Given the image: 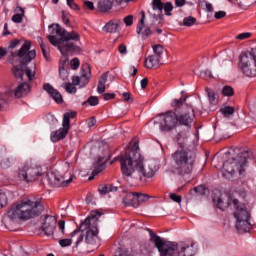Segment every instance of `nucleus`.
Returning a JSON list of instances; mask_svg holds the SVG:
<instances>
[{"mask_svg": "<svg viewBox=\"0 0 256 256\" xmlns=\"http://www.w3.org/2000/svg\"><path fill=\"white\" fill-rule=\"evenodd\" d=\"M120 165L125 177H132L133 173L137 171L140 179H143V177L153 179V176L159 171V166H156L155 162L143 164V156L139 152V140L137 138L131 140L130 148L120 156Z\"/></svg>", "mask_w": 256, "mask_h": 256, "instance_id": "f257e3e1", "label": "nucleus"}, {"mask_svg": "<svg viewBox=\"0 0 256 256\" xmlns=\"http://www.w3.org/2000/svg\"><path fill=\"white\" fill-rule=\"evenodd\" d=\"M103 213L99 211H91L90 215L81 223L79 229L74 230L70 237H77L75 247H79L85 239L86 249L88 253H93L101 247L99 239V217Z\"/></svg>", "mask_w": 256, "mask_h": 256, "instance_id": "f03ea898", "label": "nucleus"}, {"mask_svg": "<svg viewBox=\"0 0 256 256\" xmlns=\"http://www.w3.org/2000/svg\"><path fill=\"white\" fill-rule=\"evenodd\" d=\"M43 203L41 201L32 200H22L18 202L8 210L7 217L11 221H17L20 219L22 221H28V219H33L34 217H39L44 211Z\"/></svg>", "mask_w": 256, "mask_h": 256, "instance_id": "7ed1b4c3", "label": "nucleus"}, {"mask_svg": "<svg viewBox=\"0 0 256 256\" xmlns=\"http://www.w3.org/2000/svg\"><path fill=\"white\" fill-rule=\"evenodd\" d=\"M150 240L155 244L160 256H193V244L191 246L185 243L164 242L157 234L150 232Z\"/></svg>", "mask_w": 256, "mask_h": 256, "instance_id": "20e7f679", "label": "nucleus"}, {"mask_svg": "<svg viewBox=\"0 0 256 256\" xmlns=\"http://www.w3.org/2000/svg\"><path fill=\"white\" fill-rule=\"evenodd\" d=\"M197 156L191 151L179 149L172 154L174 169L178 175H191Z\"/></svg>", "mask_w": 256, "mask_h": 256, "instance_id": "39448f33", "label": "nucleus"}, {"mask_svg": "<svg viewBox=\"0 0 256 256\" xmlns=\"http://www.w3.org/2000/svg\"><path fill=\"white\" fill-rule=\"evenodd\" d=\"M19 45H21V40L19 39H13L10 41V44L7 48L8 53H10L8 56V61L13 64L15 63L13 59L18 57L21 59V65H27V63H31V61L37 57V52L35 50L29 51V49H31V42L26 41L18 51H13V49H17Z\"/></svg>", "mask_w": 256, "mask_h": 256, "instance_id": "423d86ee", "label": "nucleus"}, {"mask_svg": "<svg viewBox=\"0 0 256 256\" xmlns=\"http://www.w3.org/2000/svg\"><path fill=\"white\" fill-rule=\"evenodd\" d=\"M185 101H187V98L181 97L180 99H174L172 101V107H176L175 113H179V109H182V113L177 115L178 125H184V127L191 129V123H193V119H195V111L193 108L188 107Z\"/></svg>", "mask_w": 256, "mask_h": 256, "instance_id": "0eeeda50", "label": "nucleus"}, {"mask_svg": "<svg viewBox=\"0 0 256 256\" xmlns=\"http://www.w3.org/2000/svg\"><path fill=\"white\" fill-rule=\"evenodd\" d=\"M233 205L235 207L234 217L236 219V229L242 231L243 233H249L253 229V224H251V213L243 207H239V200L234 199Z\"/></svg>", "mask_w": 256, "mask_h": 256, "instance_id": "6e6552de", "label": "nucleus"}, {"mask_svg": "<svg viewBox=\"0 0 256 256\" xmlns=\"http://www.w3.org/2000/svg\"><path fill=\"white\" fill-rule=\"evenodd\" d=\"M238 67L246 77H256V47L239 56Z\"/></svg>", "mask_w": 256, "mask_h": 256, "instance_id": "1a4fd4ad", "label": "nucleus"}, {"mask_svg": "<svg viewBox=\"0 0 256 256\" xmlns=\"http://www.w3.org/2000/svg\"><path fill=\"white\" fill-rule=\"evenodd\" d=\"M248 157V151L240 152L236 158H231L224 162L223 168L227 173H230V175H233L236 171H238L239 175H243V173H245L244 167L247 165Z\"/></svg>", "mask_w": 256, "mask_h": 256, "instance_id": "9d476101", "label": "nucleus"}, {"mask_svg": "<svg viewBox=\"0 0 256 256\" xmlns=\"http://www.w3.org/2000/svg\"><path fill=\"white\" fill-rule=\"evenodd\" d=\"M177 112L168 111L158 115L159 129L162 133H171L178 125Z\"/></svg>", "mask_w": 256, "mask_h": 256, "instance_id": "9b49d317", "label": "nucleus"}, {"mask_svg": "<svg viewBox=\"0 0 256 256\" xmlns=\"http://www.w3.org/2000/svg\"><path fill=\"white\" fill-rule=\"evenodd\" d=\"M41 177V168L25 165L16 171V179L23 183H33Z\"/></svg>", "mask_w": 256, "mask_h": 256, "instance_id": "f8f14e48", "label": "nucleus"}, {"mask_svg": "<svg viewBox=\"0 0 256 256\" xmlns=\"http://www.w3.org/2000/svg\"><path fill=\"white\" fill-rule=\"evenodd\" d=\"M29 84L24 82L17 86L15 90H9L4 93V97L9 101L13 99V97H16V99H21V97H27L29 95Z\"/></svg>", "mask_w": 256, "mask_h": 256, "instance_id": "ddd939ff", "label": "nucleus"}, {"mask_svg": "<svg viewBox=\"0 0 256 256\" xmlns=\"http://www.w3.org/2000/svg\"><path fill=\"white\" fill-rule=\"evenodd\" d=\"M46 177L48 179V183L53 185V187H67V185L73 181V176H70L69 179H65V176H61L57 172H50Z\"/></svg>", "mask_w": 256, "mask_h": 256, "instance_id": "4468645a", "label": "nucleus"}, {"mask_svg": "<svg viewBox=\"0 0 256 256\" xmlns=\"http://www.w3.org/2000/svg\"><path fill=\"white\" fill-rule=\"evenodd\" d=\"M141 15L142 18L139 20L137 24L136 33L138 35H142L143 39H148L149 37H151V35H153V24H151L150 26L145 25V12L142 11Z\"/></svg>", "mask_w": 256, "mask_h": 256, "instance_id": "2eb2a0df", "label": "nucleus"}, {"mask_svg": "<svg viewBox=\"0 0 256 256\" xmlns=\"http://www.w3.org/2000/svg\"><path fill=\"white\" fill-rule=\"evenodd\" d=\"M41 229L44 235L51 237V235L55 233V229H57V219H55L53 216L45 215Z\"/></svg>", "mask_w": 256, "mask_h": 256, "instance_id": "dca6fc26", "label": "nucleus"}, {"mask_svg": "<svg viewBox=\"0 0 256 256\" xmlns=\"http://www.w3.org/2000/svg\"><path fill=\"white\" fill-rule=\"evenodd\" d=\"M69 129H71L69 126H62V128L52 132L50 135L51 141L53 143H57L58 141L65 139V137H67V134L69 133Z\"/></svg>", "mask_w": 256, "mask_h": 256, "instance_id": "f3484780", "label": "nucleus"}, {"mask_svg": "<svg viewBox=\"0 0 256 256\" xmlns=\"http://www.w3.org/2000/svg\"><path fill=\"white\" fill-rule=\"evenodd\" d=\"M43 89L44 91H46V93H48V95L52 97V99L55 100L56 103H58V105H60V103H63V96L61 95V93H59V91H57V89L53 88L51 84H44Z\"/></svg>", "mask_w": 256, "mask_h": 256, "instance_id": "a211bd4d", "label": "nucleus"}, {"mask_svg": "<svg viewBox=\"0 0 256 256\" xmlns=\"http://www.w3.org/2000/svg\"><path fill=\"white\" fill-rule=\"evenodd\" d=\"M59 51L62 55H67L68 53H79L81 51V47L75 45V43L63 42L62 46H59Z\"/></svg>", "mask_w": 256, "mask_h": 256, "instance_id": "6ab92c4d", "label": "nucleus"}, {"mask_svg": "<svg viewBox=\"0 0 256 256\" xmlns=\"http://www.w3.org/2000/svg\"><path fill=\"white\" fill-rule=\"evenodd\" d=\"M91 80V66L89 64H83L81 67L80 84L85 87Z\"/></svg>", "mask_w": 256, "mask_h": 256, "instance_id": "aec40b11", "label": "nucleus"}, {"mask_svg": "<svg viewBox=\"0 0 256 256\" xmlns=\"http://www.w3.org/2000/svg\"><path fill=\"white\" fill-rule=\"evenodd\" d=\"M213 202L215 203L216 207H218V209L225 211L231 206V197H227L226 201L223 196L213 197Z\"/></svg>", "mask_w": 256, "mask_h": 256, "instance_id": "412c9836", "label": "nucleus"}, {"mask_svg": "<svg viewBox=\"0 0 256 256\" xmlns=\"http://www.w3.org/2000/svg\"><path fill=\"white\" fill-rule=\"evenodd\" d=\"M121 25L122 22L120 19H113L106 23V25L103 28V31H105L106 33H117V29H119Z\"/></svg>", "mask_w": 256, "mask_h": 256, "instance_id": "4be33fe9", "label": "nucleus"}, {"mask_svg": "<svg viewBox=\"0 0 256 256\" xmlns=\"http://www.w3.org/2000/svg\"><path fill=\"white\" fill-rule=\"evenodd\" d=\"M108 159H104L103 157H99L96 164H94V170L92 172L93 176L89 177V181L95 177V175H99L105 169V163H107Z\"/></svg>", "mask_w": 256, "mask_h": 256, "instance_id": "5701e85b", "label": "nucleus"}, {"mask_svg": "<svg viewBox=\"0 0 256 256\" xmlns=\"http://www.w3.org/2000/svg\"><path fill=\"white\" fill-rule=\"evenodd\" d=\"M161 59L159 56L150 55L145 59V67L147 69H153V67H159Z\"/></svg>", "mask_w": 256, "mask_h": 256, "instance_id": "b1692460", "label": "nucleus"}, {"mask_svg": "<svg viewBox=\"0 0 256 256\" xmlns=\"http://www.w3.org/2000/svg\"><path fill=\"white\" fill-rule=\"evenodd\" d=\"M51 35H59L63 39L67 35V30L63 29L59 24H51L49 26Z\"/></svg>", "mask_w": 256, "mask_h": 256, "instance_id": "393cba45", "label": "nucleus"}, {"mask_svg": "<svg viewBox=\"0 0 256 256\" xmlns=\"http://www.w3.org/2000/svg\"><path fill=\"white\" fill-rule=\"evenodd\" d=\"M99 193L101 195H107V193H117L119 188L117 186H113L112 184H102L98 187Z\"/></svg>", "mask_w": 256, "mask_h": 256, "instance_id": "a878e982", "label": "nucleus"}, {"mask_svg": "<svg viewBox=\"0 0 256 256\" xmlns=\"http://www.w3.org/2000/svg\"><path fill=\"white\" fill-rule=\"evenodd\" d=\"M113 9V1L111 0H101L98 2V11L100 13H107Z\"/></svg>", "mask_w": 256, "mask_h": 256, "instance_id": "bb28decb", "label": "nucleus"}, {"mask_svg": "<svg viewBox=\"0 0 256 256\" xmlns=\"http://www.w3.org/2000/svg\"><path fill=\"white\" fill-rule=\"evenodd\" d=\"M61 41H63V43H69V41H81V35L72 30L71 32H66V36L61 38Z\"/></svg>", "mask_w": 256, "mask_h": 256, "instance_id": "cd10ccee", "label": "nucleus"}, {"mask_svg": "<svg viewBox=\"0 0 256 256\" xmlns=\"http://www.w3.org/2000/svg\"><path fill=\"white\" fill-rule=\"evenodd\" d=\"M15 11L16 14L12 16L13 23H22L23 17H25V9H23V7L17 6Z\"/></svg>", "mask_w": 256, "mask_h": 256, "instance_id": "c85d7f7f", "label": "nucleus"}, {"mask_svg": "<svg viewBox=\"0 0 256 256\" xmlns=\"http://www.w3.org/2000/svg\"><path fill=\"white\" fill-rule=\"evenodd\" d=\"M39 43H40V48H41L42 55H43L44 59H46V61H50L51 50L49 49V44H45V42H43L42 38L39 39Z\"/></svg>", "mask_w": 256, "mask_h": 256, "instance_id": "c756f323", "label": "nucleus"}, {"mask_svg": "<svg viewBox=\"0 0 256 256\" xmlns=\"http://www.w3.org/2000/svg\"><path fill=\"white\" fill-rule=\"evenodd\" d=\"M109 77L108 72L101 75L98 86H97V92L102 95V93H105V83H107V78Z\"/></svg>", "mask_w": 256, "mask_h": 256, "instance_id": "7c9ffc66", "label": "nucleus"}, {"mask_svg": "<svg viewBox=\"0 0 256 256\" xmlns=\"http://www.w3.org/2000/svg\"><path fill=\"white\" fill-rule=\"evenodd\" d=\"M75 117H77V112H66L63 116L62 127L71 128V119H75Z\"/></svg>", "mask_w": 256, "mask_h": 256, "instance_id": "2f4dec72", "label": "nucleus"}, {"mask_svg": "<svg viewBox=\"0 0 256 256\" xmlns=\"http://www.w3.org/2000/svg\"><path fill=\"white\" fill-rule=\"evenodd\" d=\"M205 91L208 95L211 105H217L219 101V95H217V93H215L213 90H211V88L208 87L205 88Z\"/></svg>", "mask_w": 256, "mask_h": 256, "instance_id": "473e14b6", "label": "nucleus"}, {"mask_svg": "<svg viewBox=\"0 0 256 256\" xmlns=\"http://www.w3.org/2000/svg\"><path fill=\"white\" fill-rule=\"evenodd\" d=\"M12 73L16 79H21L23 81V75H25V70L23 69V65H16L12 68Z\"/></svg>", "mask_w": 256, "mask_h": 256, "instance_id": "72a5a7b5", "label": "nucleus"}, {"mask_svg": "<svg viewBox=\"0 0 256 256\" xmlns=\"http://www.w3.org/2000/svg\"><path fill=\"white\" fill-rule=\"evenodd\" d=\"M47 39L49 41V43H51V45H53L54 47H63V40L60 39H57L56 36H53V35H48L47 36Z\"/></svg>", "mask_w": 256, "mask_h": 256, "instance_id": "f704fd0d", "label": "nucleus"}, {"mask_svg": "<svg viewBox=\"0 0 256 256\" xmlns=\"http://www.w3.org/2000/svg\"><path fill=\"white\" fill-rule=\"evenodd\" d=\"M82 105H90L91 107H95L99 105V98H97V96H90L86 101L82 103Z\"/></svg>", "mask_w": 256, "mask_h": 256, "instance_id": "c9c22d12", "label": "nucleus"}, {"mask_svg": "<svg viewBox=\"0 0 256 256\" xmlns=\"http://www.w3.org/2000/svg\"><path fill=\"white\" fill-rule=\"evenodd\" d=\"M163 3L161 0H153L152 9L153 11H159V13H163Z\"/></svg>", "mask_w": 256, "mask_h": 256, "instance_id": "e433bc0d", "label": "nucleus"}, {"mask_svg": "<svg viewBox=\"0 0 256 256\" xmlns=\"http://www.w3.org/2000/svg\"><path fill=\"white\" fill-rule=\"evenodd\" d=\"M196 23H197V18L193 16L186 17L183 20V25L185 27H193V25H195Z\"/></svg>", "mask_w": 256, "mask_h": 256, "instance_id": "4c0bfd02", "label": "nucleus"}, {"mask_svg": "<svg viewBox=\"0 0 256 256\" xmlns=\"http://www.w3.org/2000/svg\"><path fill=\"white\" fill-rule=\"evenodd\" d=\"M162 9L164 10V13L167 17H171V11H173V3H164Z\"/></svg>", "mask_w": 256, "mask_h": 256, "instance_id": "58836bf2", "label": "nucleus"}, {"mask_svg": "<svg viewBox=\"0 0 256 256\" xmlns=\"http://www.w3.org/2000/svg\"><path fill=\"white\" fill-rule=\"evenodd\" d=\"M207 192V188L203 185H199L193 188V190H191V194L193 195V193H196L197 195H205V193Z\"/></svg>", "mask_w": 256, "mask_h": 256, "instance_id": "ea45409f", "label": "nucleus"}, {"mask_svg": "<svg viewBox=\"0 0 256 256\" xmlns=\"http://www.w3.org/2000/svg\"><path fill=\"white\" fill-rule=\"evenodd\" d=\"M220 111H221L222 115H224V117H229V116L233 115V113H235V108H233L231 106H225Z\"/></svg>", "mask_w": 256, "mask_h": 256, "instance_id": "a19ab883", "label": "nucleus"}, {"mask_svg": "<svg viewBox=\"0 0 256 256\" xmlns=\"http://www.w3.org/2000/svg\"><path fill=\"white\" fill-rule=\"evenodd\" d=\"M134 198V192H129L126 194V196L123 198L124 205L131 206L133 203Z\"/></svg>", "mask_w": 256, "mask_h": 256, "instance_id": "79ce46f5", "label": "nucleus"}, {"mask_svg": "<svg viewBox=\"0 0 256 256\" xmlns=\"http://www.w3.org/2000/svg\"><path fill=\"white\" fill-rule=\"evenodd\" d=\"M234 94H235V92L233 91V87H231V86L223 87L222 95H224V97H233Z\"/></svg>", "mask_w": 256, "mask_h": 256, "instance_id": "37998d69", "label": "nucleus"}, {"mask_svg": "<svg viewBox=\"0 0 256 256\" xmlns=\"http://www.w3.org/2000/svg\"><path fill=\"white\" fill-rule=\"evenodd\" d=\"M8 201L7 194L3 190H0V208L7 207Z\"/></svg>", "mask_w": 256, "mask_h": 256, "instance_id": "c03bdc74", "label": "nucleus"}, {"mask_svg": "<svg viewBox=\"0 0 256 256\" xmlns=\"http://www.w3.org/2000/svg\"><path fill=\"white\" fill-rule=\"evenodd\" d=\"M154 51V57H158V59H161V55H163V46L162 45H154L153 46Z\"/></svg>", "mask_w": 256, "mask_h": 256, "instance_id": "a18cd8bd", "label": "nucleus"}, {"mask_svg": "<svg viewBox=\"0 0 256 256\" xmlns=\"http://www.w3.org/2000/svg\"><path fill=\"white\" fill-rule=\"evenodd\" d=\"M12 163H13V159L4 158L1 160L0 165H1L2 169H9V167H11Z\"/></svg>", "mask_w": 256, "mask_h": 256, "instance_id": "49530a36", "label": "nucleus"}, {"mask_svg": "<svg viewBox=\"0 0 256 256\" xmlns=\"http://www.w3.org/2000/svg\"><path fill=\"white\" fill-rule=\"evenodd\" d=\"M72 244H73V240L69 238L59 240V245L60 247H63V248L71 247Z\"/></svg>", "mask_w": 256, "mask_h": 256, "instance_id": "de8ad7c7", "label": "nucleus"}, {"mask_svg": "<svg viewBox=\"0 0 256 256\" xmlns=\"http://www.w3.org/2000/svg\"><path fill=\"white\" fill-rule=\"evenodd\" d=\"M150 198L151 197L149 195L138 192V202L140 205H142V203H146V201Z\"/></svg>", "mask_w": 256, "mask_h": 256, "instance_id": "09e8293b", "label": "nucleus"}, {"mask_svg": "<svg viewBox=\"0 0 256 256\" xmlns=\"http://www.w3.org/2000/svg\"><path fill=\"white\" fill-rule=\"evenodd\" d=\"M71 69L74 71L79 69V66L81 65V62L79 61V58H74L70 61Z\"/></svg>", "mask_w": 256, "mask_h": 256, "instance_id": "8fccbe9b", "label": "nucleus"}, {"mask_svg": "<svg viewBox=\"0 0 256 256\" xmlns=\"http://www.w3.org/2000/svg\"><path fill=\"white\" fill-rule=\"evenodd\" d=\"M65 90H66L67 93H70V94L77 93V87H75V85H73L71 83H68L66 85Z\"/></svg>", "mask_w": 256, "mask_h": 256, "instance_id": "3c124183", "label": "nucleus"}, {"mask_svg": "<svg viewBox=\"0 0 256 256\" xmlns=\"http://www.w3.org/2000/svg\"><path fill=\"white\" fill-rule=\"evenodd\" d=\"M67 1V5L68 7H70V9H73V11H79V5H77V3H75V0H66Z\"/></svg>", "mask_w": 256, "mask_h": 256, "instance_id": "603ef678", "label": "nucleus"}, {"mask_svg": "<svg viewBox=\"0 0 256 256\" xmlns=\"http://www.w3.org/2000/svg\"><path fill=\"white\" fill-rule=\"evenodd\" d=\"M25 73L29 81H33V79H35V71L31 70V68H26Z\"/></svg>", "mask_w": 256, "mask_h": 256, "instance_id": "864d4df0", "label": "nucleus"}, {"mask_svg": "<svg viewBox=\"0 0 256 256\" xmlns=\"http://www.w3.org/2000/svg\"><path fill=\"white\" fill-rule=\"evenodd\" d=\"M249 37H251V33L250 32H244V33L238 34L236 36V39H239L240 41H243L245 39H249Z\"/></svg>", "mask_w": 256, "mask_h": 256, "instance_id": "5fc2aeb1", "label": "nucleus"}, {"mask_svg": "<svg viewBox=\"0 0 256 256\" xmlns=\"http://www.w3.org/2000/svg\"><path fill=\"white\" fill-rule=\"evenodd\" d=\"M201 77L203 79H213V73H211V70H205L201 72Z\"/></svg>", "mask_w": 256, "mask_h": 256, "instance_id": "6e6d98bb", "label": "nucleus"}, {"mask_svg": "<svg viewBox=\"0 0 256 256\" xmlns=\"http://www.w3.org/2000/svg\"><path fill=\"white\" fill-rule=\"evenodd\" d=\"M139 196H138V192H134V198L132 200V204L131 207H139Z\"/></svg>", "mask_w": 256, "mask_h": 256, "instance_id": "4d7b16f0", "label": "nucleus"}, {"mask_svg": "<svg viewBox=\"0 0 256 256\" xmlns=\"http://www.w3.org/2000/svg\"><path fill=\"white\" fill-rule=\"evenodd\" d=\"M170 199L172 201H174L175 203H181V201H182L181 195H177L175 193L170 194Z\"/></svg>", "mask_w": 256, "mask_h": 256, "instance_id": "13d9d810", "label": "nucleus"}, {"mask_svg": "<svg viewBox=\"0 0 256 256\" xmlns=\"http://www.w3.org/2000/svg\"><path fill=\"white\" fill-rule=\"evenodd\" d=\"M124 23L127 27H131V25H133V15L126 16L124 18Z\"/></svg>", "mask_w": 256, "mask_h": 256, "instance_id": "bf43d9fd", "label": "nucleus"}, {"mask_svg": "<svg viewBox=\"0 0 256 256\" xmlns=\"http://www.w3.org/2000/svg\"><path fill=\"white\" fill-rule=\"evenodd\" d=\"M215 19H223L224 17H227V12L225 11H218L214 14Z\"/></svg>", "mask_w": 256, "mask_h": 256, "instance_id": "052dcab7", "label": "nucleus"}, {"mask_svg": "<svg viewBox=\"0 0 256 256\" xmlns=\"http://www.w3.org/2000/svg\"><path fill=\"white\" fill-rule=\"evenodd\" d=\"M62 21L64 25H69L70 23L69 14L65 13V11H62Z\"/></svg>", "mask_w": 256, "mask_h": 256, "instance_id": "680f3d73", "label": "nucleus"}, {"mask_svg": "<svg viewBox=\"0 0 256 256\" xmlns=\"http://www.w3.org/2000/svg\"><path fill=\"white\" fill-rule=\"evenodd\" d=\"M84 7L85 9H89V11H93V9H95V6L91 1H84Z\"/></svg>", "mask_w": 256, "mask_h": 256, "instance_id": "e2e57ef3", "label": "nucleus"}, {"mask_svg": "<svg viewBox=\"0 0 256 256\" xmlns=\"http://www.w3.org/2000/svg\"><path fill=\"white\" fill-rule=\"evenodd\" d=\"M118 51H119V53H121V55H126L127 54V46L125 44H120L118 47Z\"/></svg>", "mask_w": 256, "mask_h": 256, "instance_id": "0e129e2a", "label": "nucleus"}, {"mask_svg": "<svg viewBox=\"0 0 256 256\" xmlns=\"http://www.w3.org/2000/svg\"><path fill=\"white\" fill-rule=\"evenodd\" d=\"M115 97V93H104L103 99L104 101H111Z\"/></svg>", "mask_w": 256, "mask_h": 256, "instance_id": "69168bd1", "label": "nucleus"}, {"mask_svg": "<svg viewBox=\"0 0 256 256\" xmlns=\"http://www.w3.org/2000/svg\"><path fill=\"white\" fill-rule=\"evenodd\" d=\"M97 124V120L95 119V117H92L88 120V127H95V125Z\"/></svg>", "mask_w": 256, "mask_h": 256, "instance_id": "338daca9", "label": "nucleus"}, {"mask_svg": "<svg viewBox=\"0 0 256 256\" xmlns=\"http://www.w3.org/2000/svg\"><path fill=\"white\" fill-rule=\"evenodd\" d=\"M187 3V0H175V5L177 7H183Z\"/></svg>", "mask_w": 256, "mask_h": 256, "instance_id": "774afa93", "label": "nucleus"}]
</instances>
